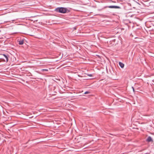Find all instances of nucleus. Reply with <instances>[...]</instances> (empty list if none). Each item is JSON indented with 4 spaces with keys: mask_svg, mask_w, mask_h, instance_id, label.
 <instances>
[{
    "mask_svg": "<svg viewBox=\"0 0 154 154\" xmlns=\"http://www.w3.org/2000/svg\"><path fill=\"white\" fill-rule=\"evenodd\" d=\"M67 9L63 7L57 8L55 10L57 12L61 13H65L66 12Z\"/></svg>",
    "mask_w": 154,
    "mask_h": 154,
    "instance_id": "obj_1",
    "label": "nucleus"
},
{
    "mask_svg": "<svg viewBox=\"0 0 154 154\" xmlns=\"http://www.w3.org/2000/svg\"><path fill=\"white\" fill-rule=\"evenodd\" d=\"M3 56L4 57V58H2L3 60V61H6L7 62L8 61V56L5 54H3Z\"/></svg>",
    "mask_w": 154,
    "mask_h": 154,
    "instance_id": "obj_2",
    "label": "nucleus"
},
{
    "mask_svg": "<svg viewBox=\"0 0 154 154\" xmlns=\"http://www.w3.org/2000/svg\"><path fill=\"white\" fill-rule=\"evenodd\" d=\"M107 7L111 8H120V7L119 6L113 5L108 6Z\"/></svg>",
    "mask_w": 154,
    "mask_h": 154,
    "instance_id": "obj_3",
    "label": "nucleus"
},
{
    "mask_svg": "<svg viewBox=\"0 0 154 154\" xmlns=\"http://www.w3.org/2000/svg\"><path fill=\"white\" fill-rule=\"evenodd\" d=\"M146 141L148 142H152L153 140L151 137L149 136L146 140Z\"/></svg>",
    "mask_w": 154,
    "mask_h": 154,
    "instance_id": "obj_4",
    "label": "nucleus"
},
{
    "mask_svg": "<svg viewBox=\"0 0 154 154\" xmlns=\"http://www.w3.org/2000/svg\"><path fill=\"white\" fill-rule=\"evenodd\" d=\"M119 65L122 68H123L124 67V64L122 62H119Z\"/></svg>",
    "mask_w": 154,
    "mask_h": 154,
    "instance_id": "obj_5",
    "label": "nucleus"
},
{
    "mask_svg": "<svg viewBox=\"0 0 154 154\" xmlns=\"http://www.w3.org/2000/svg\"><path fill=\"white\" fill-rule=\"evenodd\" d=\"M24 41L23 40H20L19 41V44L20 45H22L23 44Z\"/></svg>",
    "mask_w": 154,
    "mask_h": 154,
    "instance_id": "obj_6",
    "label": "nucleus"
},
{
    "mask_svg": "<svg viewBox=\"0 0 154 154\" xmlns=\"http://www.w3.org/2000/svg\"><path fill=\"white\" fill-rule=\"evenodd\" d=\"M89 93H90V92L89 91H86L85 92L84 94H89Z\"/></svg>",
    "mask_w": 154,
    "mask_h": 154,
    "instance_id": "obj_7",
    "label": "nucleus"
},
{
    "mask_svg": "<svg viewBox=\"0 0 154 154\" xmlns=\"http://www.w3.org/2000/svg\"><path fill=\"white\" fill-rule=\"evenodd\" d=\"M42 71H48V69H42Z\"/></svg>",
    "mask_w": 154,
    "mask_h": 154,
    "instance_id": "obj_8",
    "label": "nucleus"
},
{
    "mask_svg": "<svg viewBox=\"0 0 154 154\" xmlns=\"http://www.w3.org/2000/svg\"><path fill=\"white\" fill-rule=\"evenodd\" d=\"M88 75L89 76H90V77H91L92 76V75L91 74H88Z\"/></svg>",
    "mask_w": 154,
    "mask_h": 154,
    "instance_id": "obj_9",
    "label": "nucleus"
},
{
    "mask_svg": "<svg viewBox=\"0 0 154 154\" xmlns=\"http://www.w3.org/2000/svg\"><path fill=\"white\" fill-rule=\"evenodd\" d=\"M2 61H3V60L2 59V58H0V62Z\"/></svg>",
    "mask_w": 154,
    "mask_h": 154,
    "instance_id": "obj_10",
    "label": "nucleus"
},
{
    "mask_svg": "<svg viewBox=\"0 0 154 154\" xmlns=\"http://www.w3.org/2000/svg\"><path fill=\"white\" fill-rule=\"evenodd\" d=\"M132 88H133V91L134 92V88L133 87H132Z\"/></svg>",
    "mask_w": 154,
    "mask_h": 154,
    "instance_id": "obj_11",
    "label": "nucleus"
},
{
    "mask_svg": "<svg viewBox=\"0 0 154 154\" xmlns=\"http://www.w3.org/2000/svg\"><path fill=\"white\" fill-rule=\"evenodd\" d=\"M1 32V30H0V32Z\"/></svg>",
    "mask_w": 154,
    "mask_h": 154,
    "instance_id": "obj_12",
    "label": "nucleus"
}]
</instances>
